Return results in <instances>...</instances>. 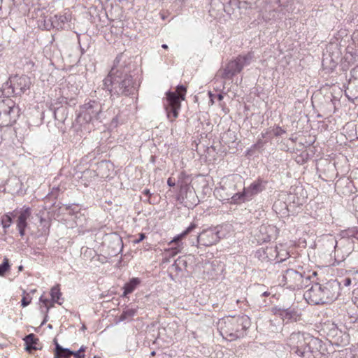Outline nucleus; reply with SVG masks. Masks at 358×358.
<instances>
[{"instance_id": "1", "label": "nucleus", "mask_w": 358, "mask_h": 358, "mask_svg": "<svg viewBox=\"0 0 358 358\" xmlns=\"http://www.w3.org/2000/svg\"><path fill=\"white\" fill-rule=\"evenodd\" d=\"M138 69L131 57L124 53L118 55L108 76L103 80V90L110 99L133 96L138 92Z\"/></svg>"}, {"instance_id": "2", "label": "nucleus", "mask_w": 358, "mask_h": 358, "mask_svg": "<svg viewBox=\"0 0 358 358\" xmlns=\"http://www.w3.org/2000/svg\"><path fill=\"white\" fill-rule=\"evenodd\" d=\"M269 273L277 276L280 285L287 289H301L309 285L310 275L301 267L299 270L289 268L286 259L275 262L269 267Z\"/></svg>"}, {"instance_id": "3", "label": "nucleus", "mask_w": 358, "mask_h": 358, "mask_svg": "<svg viewBox=\"0 0 358 358\" xmlns=\"http://www.w3.org/2000/svg\"><path fill=\"white\" fill-rule=\"evenodd\" d=\"M250 325V318L246 315H229L220 319L217 323L221 335L229 341L245 336Z\"/></svg>"}, {"instance_id": "4", "label": "nucleus", "mask_w": 358, "mask_h": 358, "mask_svg": "<svg viewBox=\"0 0 358 358\" xmlns=\"http://www.w3.org/2000/svg\"><path fill=\"white\" fill-rule=\"evenodd\" d=\"M31 84L30 78L26 75L10 76L0 88V97L21 96L29 90Z\"/></svg>"}, {"instance_id": "5", "label": "nucleus", "mask_w": 358, "mask_h": 358, "mask_svg": "<svg viewBox=\"0 0 358 358\" xmlns=\"http://www.w3.org/2000/svg\"><path fill=\"white\" fill-rule=\"evenodd\" d=\"M187 89L183 85H178L176 92L168 91L163 101L164 107L168 119L173 121L178 117L181 108V101L185 99Z\"/></svg>"}, {"instance_id": "6", "label": "nucleus", "mask_w": 358, "mask_h": 358, "mask_svg": "<svg viewBox=\"0 0 358 358\" xmlns=\"http://www.w3.org/2000/svg\"><path fill=\"white\" fill-rule=\"evenodd\" d=\"M254 57L252 52L239 55L235 59L229 61L224 67L220 69L218 75L222 79L230 80L236 74L241 73L244 66L249 65Z\"/></svg>"}, {"instance_id": "7", "label": "nucleus", "mask_w": 358, "mask_h": 358, "mask_svg": "<svg viewBox=\"0 0 358 358\" xmlns=\"http://www.w3.org/2000/svg\"><path fill=\"white\" fill-rule=\"evenodd\" d=\"M267 181L258 177L248 187H245L242 192L234 194L231 197V204H241L251 201L256 195L266 189Z\"/></svg>"}, {"instance_id": "8", "label": "nucleus", "mask_w": 358, "mask_h": 358, "mask_svg": "<svg viewBox=\"0 0 358 358\" xmlns=\"http://www.w3.org/2000/svg\"><path fill=\"white\" fill-rule=\"evenodd\" d=\"M102 105L96 100H90L80 106L77 121L80 124L99 120L102 113Z\"/></svg>"}, {"instance_id": "9", "label": "nucleus", "mask_w": 358, "mask_h": 358, "mask_svg": "<svg viewBox=\"0 0 358 358\" xmlns=\"http://www.w3.org/2000/svg\"><path fill=\"white\" fill-rule=\"evenodd\" d=\"M220 230L218 227L203 230L194 238L190 241L192 245L197 247H209L216 244L220 240Z\"/></svg>"}, {"instance_id": "10", "label": "nucleus", "mask_w": 358, "mask_h": 358, "mask_svg": "<svg viewBox=\"0 0 358 358\" xmlns=\"http://www.w3.org/2000/svg\"><path fill=\"white\" fill-rule=\"evenodd\" d=\"M307 343L303 348L298 355L303 358H315L322 348V342L317 338L310 336L307 334Z\"/></svg>"}, {"instance_id": "11", "label": "nucleus", "mask_w": 358, "mask_h": 358, "mask_svg": "<svg viewBox=\"0 0 358 358\" xmlns=\"http://www.w3.org/2000/svg\"><path fill=\"white\" fill-rule=\"evenodd\" d=\"M324 303L336 300L340 294V283L336 280H331L321 285Z\"/></svg>"}, {"instance_id": "12", "label": "nucleus", "mask_w": 358, "mask_h": 358, "mask_svg": "<svg viewBox=\"0 0 358 358\" xmlns=\"http://www.w3.org/2000/svg\"><path fill=\"white\" fill-rule=\"evenodd\" d=\"M303 297L310 305L325 304L320 283L313 284L304 292Z\"/></svg>"}, {"instance_id": "13", "label": "nucleus", "mask_w": 358, "mask_h": 358, "mask_svg": "<svg viewBox=\"0 0 358 358\" xmlns=\"http://www.w3.org/2000/svg\"><path fill=\"white\" fill-rule=\"evenodd\" d=\"M307 341V334L300 332L292 333L288 338L287 345L291 350L299 355L303 348L306 346Z\"/></svg>"}, {"instance_id": "14", "label": "nucleus", "mask_w": 358, "mask_h": 358, "mask_svg": "<svg viewBox=\"0 0 358 358\" xmlns=\"http://www.w3.org/2000/svg\"><path fill=\"white\" fill-rule=\"evenodd\" d=\"M1 106L3 108V111L1 113H4L8 118L10 117V126L13 125L20 116V110L18 106L12 99H7L1 101Z\"/></svg>"}, {"instance_id": "15", "label": "nucleus", "mask_w": 358, "mask_h": 358, "mask_svg": "<svg viewBox=\"0 0 358 358\" xmlns=\"http://www.w3.org/2000/svg\"><path fill=\"white\" fill-rule=\"evenodd\" d=\"M107 239L109 241L108 247L111 249L112 255L115 256L122 251V239L117 234L115 233L108 235Z\"/></svg>"}, {"instance_id": "16", "label": "nucleus", "mask_w": 358, "mask_h": 358, "mask_svg": "<svg viewBox=\"0 0 358 358\" xmlns=\"http://www.w3.org/2000/svg\"><path fill=\"white\" fill-rule=\"evenodd\" d=\"M331 337L330 341L332 344L336 345H345L348 343V335L338 330L337 328H332L328 334Z\"/></svg>"}, {"instance_id": "17", "label": "nucleus", "mask_w": 358, "mask_h": 358, "mask_svg": "<svg viewBox=\"0 0 358 358\" xmlns=\"http://www.w3.org/2000/svg\"><path fill=\"white\" fill-rule=\"evenodd\" d=\"M25 345V350L31 353L33 350H41L42 344L40 343L39 339L34 334L27 335L24 338Z\"/></svg>"}, {"instance_id": "18", "label": "nucleus", "mask_w": 358, "mask_h": 358, "mask_svg": "<svg viewBox=\"0 0 358 358\" xmlns=\"http://www.w3.org/2000/svg\"><path fill=\"white\" fill-rule=\"evenodd\" d=\"M31 215V209L29 207L24 206L20 210H17L16 225L27 227V220L30 217Z\"/></svg>"}, {"instance_id": "19", "label": "nucleus", "mask_w": 358, "mask_h": 358, "mask_svg": "<svg viewBox=\"0 0 358 358\" xmlns=\"http://www.w3.org/2000/svg\"><path fill=\"white\" fill-rule=\"evenodd\" d=\"M0 185L6 186L5 189H7L8 192L13 193L18 191L20 182L16 176H12L6 180L0 179Z\"/></svg>"}, {"instance_id": "20", "label": "nucleus", "mask_w": 358, "mask_h": 358, "mask_svg": "<svg viewBox=\"0 0 358 358\" xmlns=\"http://www.w3.org/2000/svg\"><path fill=\"white\" fill-rule=\"evenodd\" d=\"M141 280L138 278H132L123 287V294L122 297H127L128 294H131L136 287L141 284Z\"/></svg>"}, {"instance_id": "21", "label": "nucleus", "mask_w": 358, "mask_h": 358, "mask_svg": "<svg viewBox=\"0 0 358 358\" xmlns=\"http://www.w3.org/2000/svg\"><path fill=\"white\" fill-rule=\"evenodd\" d=\"M341 52L339 50H338L336 52H334L331 54H329L328 56H326L324 58H323L322 60V65L325 66L328 61L330 62V66L329 68L333 70L334 69L338 64V59L340 58Z\"/></svg>"}, {"instance_id": "22", "label": "nucleus", "mask_w": 358, "mask_h": 358, "mask_svg": "<svg viewBox=\"0 0 358 358\" xmlns=\"http://www.w3.org/2000/svg\"><path fill=\"white\" fill-rule=\"evenodd\" d=\"M53 115L56 120L64 122L68 116V108L64 106L54 108Z\"/></svg>"}, {"instance_id": "23", "label": "nucleus", "mask_w": 358, "mask_h": 358, "mask_svg": "<svg viewBox=\"0 0 358 358\" xmlns=\"http://www.w3.org/2000/svg\"><path fill=\"white\" fill-rule=\"evenodd\" d=\"M17 215V209L13 210L12 212H9L5 215H3L1 218V222L2 227L4 229L8 228L15 217Z\"/></svg>"}, {"instance_id": "24", "label": "nucleus", "mask_w": 358, "mask_h": 358, "mask_svg": "<svg viewBox=\"0 0 358 358\" xmlns=\"http://www.w3.org/2000/svg\"><path fill=\"white\" fill-rule=\"evenodd\" d=\"M198 224L195 222H192L185 230H184L182 233L177 235L171 241L170 244L172 243H176L178 244L182 238H184L189 234L192 233L196 228H197Z\"/></svg>"}, {"instance_id": "25", "label": "nucleus", "mask_w": 358, "mask_h": 358, "mask_svg": "<svg viewBox=\"0 0 358 358\" xmlns=\"http://www.w3.org/2000/svg\"><path fill=\"white\" fill-rule=\"evenodd\" d=\"M299 314L298 313V311L296 310V308L293 307L285 308L283 317L284 321L286 320L287 322L291 321L296 322L299 320Z\"/></svg>"}, {"instance_id": "26", "label": "nucleus", "mask_w": 358, "mask_h": 358, "mask_svg": "<svg viewBox=\"0 0 358 358\" xmlns=\"http://www.w3.org/2000/svg\"><path fill=\"white\" fill-rule=\"evenodd\" d=\"M50 296H51V300L52 303H57L59 305L62 303L60 300V297L62 296V293L60 292L59 285H57L52 287L50 289Z\"/></svg>"}, {"instance_id": "27", "label": "nucleus", "mask_w": 358, "mask_h": 358, "mask_svg": "<svg viewBox=\"0 0 358 358\" xmlns=\"http://www.w3.org/2000/svg\"><path fill=\"white\" fill-rule=\"evenodd\" d=\"M137 313V308H127L124 309L122 314L120 315L119 321L122 322L127 320H131Z\"/></svg>"}, {"instance_id": "28", "label": "nucleus", "mask_w": 358, "mask_h": 358, "mask_svg": "<svg viewBox=\"0 0 358 358\" xmlns=\"http://www.w3.org/2000/svg\"><path fill=\"white\" fill-rule=\"evenodd\" d=\"M81 254L83 256V258L86 259H92L96 255V251L94 250L88 248H82Z\"/></svg>"}, {"instance_id": "29", "label": "nucleus", "mask_w": 358, "mask_h": 358, "mask_svg": "<svg viewBox=\"0 0 358 358\" xmlns=\"http://www.w3.org/2000/svg\"><path fill=\"white\" fill-rule=\"evenodd\" d=\"M358 80V64L352 68L350 71V78L349 79V83L348 89L353 84L354 81Z\"/></svg>"}, {"instance_id": "30", "label": "nucleus", "mask_w": 358, "mask_h": 358, "mask_svg": "<svg viewBox=\"0 0 358 358\" xmlns=\"http://www.w3.org/2000/svg\"><path fill=\"white\" fill-rule=\"evenodd\" d=\"M86 350V347L82 345L80 349L77 351L73 350H66L68 353L71 354L74 357V358H85V351Z\"/></svg>"}, {"instance_id": "31", "label": "nucleus", "mask_w": 358, "mask_h": 358, "mask_svg": "<svg viewBox=\"0 0 358 358\" xmlns=\"http://www.w3.org/2000/svg\"><path fill=\"white\" fill-rule=\"evenodd\" d=\"M9 261L7 258H4L3 262L0 264V276H3L5 273L10 269Z\"/></svg>"}, {"instance_id": "32", "label": "nucleus", "mask_w": 358, "mask_h": 358, "mask_svg": "<svg viewBox=\"0 0 358 358\" xmlns=\"http://www.w3.org/2000/svg\"><path fill=\"white\" fill-rule=\"evenodd\" d=\"M10 126V117L8 116L4 113L0 114V127H9Z\"/></svg>"}, {"instance_id": "33", "label": "nucleus", "mask_w": 358, "mask_h": 358, "mask_svg": "<svg viewBox=\"0 0 358 358\" xmlns=\"http://www.w3.org/2000/svg\"><path fill=\"white\" fill-rule=\"evenodd\" d=\"M23 297L21 300V306L22 307L27 306L31 301V297L29 295V294H25V291L23 292Z\"/></svg>"}, {"instance_id": "34", "label": "nucleus", "mask_w": 358, "mask_h": 358, "mask_svg": "<svg viewBox=\"0 0 358 358\" xmlns=\"http://www.w3.org/2000/svg\"><path fill=\"white\" fill-rule=\"evenodd\" d=\"M271 131L273 132L274 136L277 137L281 136L282 134L286 133V131L279 126H276V127L273 128L271 129Z\"/></svg>"}, {"instance_id": "35", "label": "nucleus", "mask_w": 358, "mask_h": 358, "mask_svg": "<svg viewBox=\"0 0 358 358\" xmlns=\"http://www.w3.org/2000/svg\"><path fill=\"white\" fill-rule=\"evenodd\" d=\"M178 264H180L183 269L187 267V263L184 257H179L173 264V266H178Z\"/></svg>"}, {"instance_id": "36", "label": "nucleus", "mask_w": 358, "mask_h": 358, "mask_svg": "<svg viewBox=\"0 0 358 358\" xmlns=\"http://www.w3.org/2000/svg\"><path fill=\"white\" fill-rule=\"evenodd\" d=\"M66 350H71L69 348H64V350L58 352V354H56L59 358H69L71 356V354L68 353Z\"/></svg>"}, {"instance_id": "37", "label": "nucleus", "mask_w": 358, "mask_h": 358, "mask_svg": "<svg viewBox=\"0 0 358 358\" xmlns=\"http://www.w3.org/2000/svg\"><path fill=\"white\" fill-rule=\"evenodd\" d=\"M285 308H280V307H275L273 308V312L275 315H278L280 317L282 320L284 317V313H285Z\"/></svg>"}, {"instance_id": "38", "label": "nucleus", "mask_w": 358, "mask_h": 358, "mask_svg": "<svg viewBox=\"0 0 358 358\" xmlns=\"http://www.w3.org/2000/svg\"><path fill=\"white\" fill-rule=\"evenodd\" d=\"M347 234L349 236L354 237L358 240V228H354V229L348 230Z\"/></svg>"}, {"instance_id": "39", "label": "nucleus", "mask_w": 358, "mask_h": 358, "mask_svg": "<svg viewBox=\"0 0 358 358\" xmlns=\"http://www.w3.org/2000/svg\"><path fill=\"white\" fill-rule=\"evenodd\" d=\"M265 142L262 138H259L256 143L252 145L254 149H262L264 146Z\"/></svg>"}, {"instance_id": "40", "label": "nucleus", "mask_w": 358, "mask_h": 358, "mask_svg": "<svg viewBox=\"0 0 358 358\" xmlns=\"http://www.w3.org/2000/svg\"><path fill=\"white\" fill-rule=\"evenodd\" d=\"M50 308H51V306H47V308H46V310L45 311L41 308V312L43 313H44L45 315H44V319H43V320L42 321V322L41 324V326L44 325L47 322V321L48 320V313L49 310L50 309Z\"/></svg>"}, {"instance_id": "41", "label": "nucleus", "mask_w": 358, "mask_h": 358, "mask_svg": "<svg viewBox=\"0 0 358 358\" xmlns=\"http://www.w3.org/2000/svg\"><path fill=\"white\" fill-rule=\"evenodd\" d=\"M53 343L55 345L54 354H58L59 351L64 350V348L58 343L57 338H54Z\"/></svg>"}, {"instance_id": "42", "label": "nucleus", "mask_w": 358, "mask_h": 358, "mask_svg": "<svg viewBox=\"0 0 358 358\" xmlns=\"http://www.w3.org/2000/svg\"><path fill=\"white\" fill-rule=\"evenodd\" d=\"M39 301L44 304L45 309L47 308V306H49V299L47 298H44L43 295L41 296V297L39 298ZM50 306H51V308L53 307V303Z\"/></svg>"}, {"instance_id": "43", "label": "nucleus", "mask_w": 358, "mask_h": 358, "mask_svg": "<svg viewBox=\"0 0 358 358\" xmlns=\"http://www.w3.org/2000/svg\"><path fill=\"white\" fill-rule=\"evenodd\" d=\"M27 227L24 226H17V229L19 231L20 235L22 237L25 235V230Z\"/></svg>"}, {"instance_id": "44", "label": "nucleus", "mask_w": 358, "mask_h": 358, "mask_svg": "<svg viewBox=\"0 0 358 358\" xmlns=\"http://www.w3.org/2000/svg\"><path fill=\"white\" fill-rule=\"evenodd\" d=\"M143 194L148 197V199L144 200V201H148L150 203V197L151 196L152 194L150 193V190L148 189H145L143 191Z\"/></svg>"}, {"instance_id": "45", "label": "nucleus", "mask_w": 358, "mask_h": 358, "mask_svg": "<svg viewBox=\"0 0 358 358\" xmlns=\"http://www.w3.org/2000/svg\"><path fill=\"white\" fill-rule=\"evenodd\" d=\"M352 300L354 301V303L358 306V288H357V290H355L353 292Z\"/></svg>"}, {"instance_id": "46", "label": "nucleus", "mask_w": 358, "mask_h": 358, "mask_svg": "<svg viewBox=\"0 0 358 358\" xmlns=\"http://www.w3.org/2000/svg\"><path fill=\"white\" fill-rule=\"evenodd\" d=\"M145 238V234L143 233H141L139 234V237L138 239H136L134 241V243H139L140 242H141L143 240H144V238Z\"/></svg>"}, {"instance_id": "47", "label": "nucleus", "mask_w": 358, "mask_h": 358, "mask_svg": "<svg viewBox=\"0 0 358 358\" xmlns=\"http://www.w3.org/2000/svg\"><path fill=\"white\" fill-rule=\"evenodd\" d=\"M271 2L278 4L279 6H285L282 3V0H270Z\"/></svg>"}, {"instance_id": "48", "label": "nucleus", "mask_w": 358, "mask_h": 358, "mask_svg": "<svg viewBox=\"0 0 358 358\" xmlns=\"http://www.w3.org/2000/svg\"><path fill=\"white\" fill-rule=\"evenodd\" d=\"M343 284L345 286H349L351 284V279L350 278H345L343 280Z\"/></svg>"}, {"instance_id": "49", "label": "nucleus", "mask_w": 358, "mask_h": 358, "mask_svg": "<svg viewBox=\"0 0 358 358\" xmlns=\"http://www.w3.org/2000/svg\"><path fill=\"white\" fill-rule=\"evenodd\" d=\"M167 184L170 187H174L175 186V182L173 181L172 178H169L167 180Z\"/></svg>"}, {"instance_id": "50", "label": "nucleus", "mask_w": 358, "mask_h": 358, "mask_svg": "<svg viewBox=\"0 0 358 358\" xmlns=\"http://www.w3.org/2000/svg\"><path fill=\"white\" fill-rule=\"evenodd\" d=\"M59 20H60L61 23L64 24L67 21V17L64 15H61L59 17Z\"/></svg>"}, {"instance_id": "51", "label": "nucleus", "mask_w": 358, "mask_h": 358, "mask_svg": "<svg viewBox=\"0 0 358 358\" xmlns=\"http://www.w3.org/2000/svg\"><path fill=\"white\" fill-rule=\"evenodd\" d=\"M271 129H268V131H266L265 133H262V134H261V138H260L263 139V138H266L267 135H268L269 133H271Z\"/></svg>"}, {"instance_id": "52", "label": "nucleus", "mask_w": 358, "mask_h": 358, "mask_svg": "<svg viewBox=\"0 0 358 358\" xmlns=\"http://www.w3.org/2000/svg\"><path fill=\"white\" fill-rule=\"evenodd\" d=\"M179 246L180 245H178L177 248H176L173 250L172 253H171V255L173 256L177 255L180 252V249L178 248Z\"/></svg>"}, {"instance_id": "53", "label": "nucleus", "mask_w": 358, "mask_h": 358, "mask_svg": "<svg viewBox=\"0 0 358 358\" xmlns=\"http://www.w3.org/2000/svg\"><path fill=\"white\" fill-rule=\"evenodd\" d=\"M215 97L218 101H222L224 99V96H223V95L222 94H217L215 95Z\"/></svg>"}, {"instance_id": "54", "label": "nucleus", "mask_w": 358, "mask_h": 358, "mask_svg": "<svg viewBox=\"0 0 358 358\" xmlns=\"http://www.w3.org/2000/svg\"><path fill=\"white\" fill-rule=\"evenodd\" d=\"M172 266L175 268L176 271H181L182 270V268L180 264H178V266H173L172 265Z\"/></svg>"}, {"instance_id": "55", "label": "nucleus", "mask_w": 358, "mask_h": 358, "mask_svg": "<svg viewBox=\"0 0 358 358\" xmlns=\"http://www.w3.org/2000/svg\"><path fill=\"white\" fill-rule=\"evenodd\" d=\"M261 295L262 296H268L270 295V292L265 291V292H263Z\"/></svg>"}, {"instance_id": "56", "label": "nucleus", "mask_w": 358, "mask_h": 358, "mask_svg": "<svg viewBox=\"0 0 358 358\" xmlns=\"http://www.w3.org/2000/svg\"><path fill=\"white\" fill-rule=\"evenodd\" d=\"M209 96H210V100L212 101V102H213V99H214L215 95H213V94L210 92H209Z\"/></svg>"}, {"instance_id": "57", "label": "nucleus", "mask_w": 358, "mask_h": 358, "mask_svg": "<svg viewBox=\"0 0 358 358\" xmlns=\"http://www.w3.org/2000/svg\"><path fill=\"white\" fill-rule=\"evenodd\" d=\"M283 204L285 205V209H286V210H287V211L289 213V208H288V206H287L285 203H284Z\"/></svg>"}, {"instance_id": "58", "label": "nucleus", "mask_w": 358, "mask_h": 358, "mask_svg": "<svg viewBox=\"0 0 358 358\" xmlns=\"http://www.w3.org/2000/svg\"><path fill=\"white\" fill-rule=\"evenodd\" d=\"M115 124L117 123V117H114V118L113 119V120H112V124H115Z\"/></svg>"}, {"instance_id": "59", "label": "nucleus", "mask_w": 358, "mask_h": 358, "mask_svg": "<svg viewBox=\"0 0 358 358\" xmlns=\"http://www.w3.org/2000/svg\"><path fill=\"white\" fill-rule=\"evenodd\" d=\"M162 48H164V49H168V45H167L166 44H163V45H162Z\"/></svg>"}, {"instance_id": "60", "label": "nucleus", "mask_w": 358, "mask_h": 358, "mask_svg": "<svg viewBox=\"0 0 358 358\" xmlns=\"http://www.w3.org/2000/svg\"><path fill=\"white\" fill-rule=\"evenodd\" d=\"M253 149H254V148L251 147L249 150H248V151H247V154H250V152H252V150Z\"/></svg>"}, {"instance_id": "61", "label": "nucleus", "mask_w": 358, "mask_h": 358, "mask_svg": "<svg viewBox=\"0 0 358 358\" xmlns=\"http://www.w3.org/2000/svg\"><path fill=\"white\" fill-rule=\"evenodd\" d=\"M279 204H282V202H280H280H279ZM278 205V203L275 202V203H274L273 206H274L275 208H277Z\"/></svg>"}, {"instance_id": "62", "label": "nucleus", "mask_w": 358, "mask_h": 358, "mask_svg": "<svg viewBox=\"0 0 358 358\" xmlns=\"http://www.w3.org/2000/svg\"><path fill=\"white\" fill-rule=\"evenodd\" d=\"M155 354H156V353H155V351H152V352H151V355H152V356H155Z\"/></svg>"}, {"instance_id": "63", "label": "nucleus", "mask_w": 358, "mask_h": 358, "mask_svg": "<svg viewBox=\"0 0 358 358\" xmlns=\"http://www.w3.org/2000/svg\"><path fill=\"white\" fill-rule=\"evenodd\" d=\"M48 329H52V324H48Z\"/></svg>"}, {"instance_id": "64", "label": "nucleus", "mask_w": 358, "mask_h": 358, "mask_svg": "<svg viewBox=\"0 0 358 358\" xmlns=\"http://www.w3.org/2000/svg\"><path fill=\"white\" fill-rule=\"evenodd\" d=\"M3 171H4V172H5V173H8V169H7V168H6Z\"/></svg>"}]
</instances>
